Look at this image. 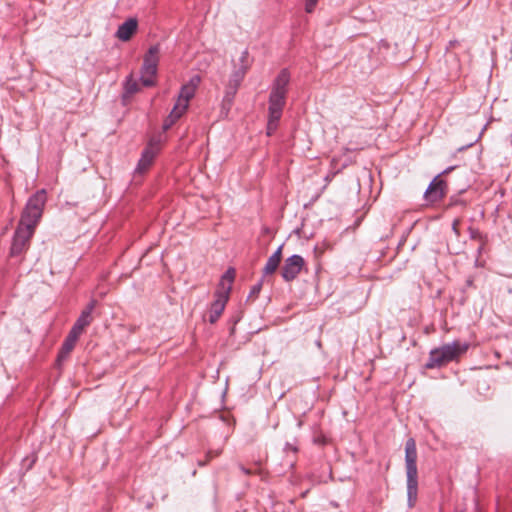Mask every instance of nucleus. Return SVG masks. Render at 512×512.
Returning <instances> with one entry per match:
<instances>
[{
	"mask_svg": "<svg viewBox=\"0 0 512 512\" xmlns=\"http://www.w3.org/2000/svg\"><path fill=\"white\" fill-rule=\"evenodd\" d=\"M45 203L46 191L44 189L38 190L29 198L19 224L34 230L42 216Z\"/></svg>",
	"mask_w": 512,
	"mask_h": 512,
	"instance_id": "4",
	"label": "nucleus"
},
{
	"mask_svg": "<svg viewBox=\"0 0 512 512\" xmlns=\"http://www.w3.org/2000/svg\"><path fill=\"white\" fill-rule=\"evenodd\" d=\"M158 151V145L150 142L147 145V147L143 150L141 157L138 161L137 167L135 169V172L139 174L146 172L152 165L156 155L158 154Z\"/></svg>",
	"mask_w": 512,
	"mask_h": 512,
	"instance_id": "10",
	"label": "nucleus"
},
{
	"mask_svg": "<svg viewBox=\"0 0 512 512\" xmlns=\"http://www.w3.org/2000/svg\"><path fill=\"white\" fill-rule=\"evenodd\" d=\"M124 90L126 95H132L139 91L138 82L133 79L132 75L127 77L124 83Z\"/></svg>",
	"mask_w": 512,
	"mask_h": 512,
	"instance_id": "20",
	"label": "nucleus"
},
{
	"mask_svg": "<svg viewBox=\"0 0 512 512\" xmlns=\"http://www.w3.org/2000/svg\"><path fill=\"white\" fill-rule=\"evenodd\" d=\"M470 235H471V238H473V239L481 237L480 233L477 230H474V229H470Z\"/></svg>",
	"mask_w": 512,
	"mask_h": 512,
	"instance_id": "27",
	"label": "nucleus"
},
{
	"mask_svg": "<svg viewBox=\"0 0 512 512\" xmlns=\"http://www.w3.org/2000/svg\"><path fill=\"white\" fill-rule=\"evenodd\" d=\"M455 43H456V41H450L449 46L452 47L455 45Z\"/></svg>",
	"mask_w": 512,
	"mask_h": 512,
	"instance_id": "30",
	"label": "nucleus"
},
{
	"mask_svg": "<svg viewBox=\"0 0 512 512\" xmlns=\"http://www.w3.org/2000/svg\"><path fill=\"white\" fill-rule=\"evenodd\" d=\"M317 3H318V0H307L306 4H305L306 12L307 13L313 12Z\"/></svg>",
	"mask_w": 512,
	"mask_h": 512,
	"instance_id": "22",
	"label": "nucleus"
},
{
	"mask_svg": "<svg viewBox=\"0 0 512 512\" xmlns=\"http://www.w3.org/2000/svg\"><path fill=\"white\" fill-rule=\"evenodd\" d=\"M239 469L245 474V475H251L253 472L251 469H248L244 467L242 464H239Z\"/></svg>",
	"mask_w": 512,
	"mask_h": 512,
	"instance_id": "25",
	"label": "nucleus"
},
{
	"mask_svg": "<svg viewBox=\"0 0 512 512\" xmlns=\"http://www.w3.org/2000/svg\"><path fill=\"white\" fill-rule=\"evenodd\" d=\"M458 225H459V220H454L453 224H452V229H453V231L455 232L456 235L459 234Z\"/></svg>",
	"mask_w": 512,
	"mask_h": 512,
	"instance_id": "26",
	"label": "nucleus"
},
{
	"mask_svg": "<svg viewBox=\"0 0 512 512\" xmlns=\"http://www.w3.org/2000/svg\"><path fill=\"white\" fill-rule=\"evenodd\" d=\"M196 90L187 86L186 84L181 87L178 95L176 105L181 107L182 110H187L189 101L194 97Z\"/></svg>",
	"mask_w": 512,
	"mask_h": 512,
	"instance_id": "17",
	"label": "nucleus"
},
{
	"mask_svg": "<svg viewBox=\"0 0 512 512\" xmlns=\"http://www.w3.org/2000/svg\"><path fill=\"white\" fill-rule=\"evenodd\" d=\"M138 21L136 18H129L124 23L119 25L116 31V37L121 41H128L132 35L137 31Z\"/></svg>",
	"mask_w": 512,
	"mask_h": 512,
	"instance_id": "14",
	"label": "nucleus"
},
{
	"mask_svg": "<svg viewBox=\"0 0 512 512\" xmlns=\"http://www.w3.org/2000/svg\"><path fill=\"white\" fill-rule=\"evenodd\" d=\"M445 187V181L440 179L439 175L436 176L425 191L424 196L426 200L429 202L441 200L445 196Z\"/></svg>",
	"mask_w": 512,
	"mask_h": 512,
	"instance_id": "11",
	"label": "nucleus"
},
{
	"mask_svg": "<svg viewBox=\"0 0 512 512\" xmlns=\"http://www.w3.org/2000/svg\"><path fill=\"white\" fill-rule=\"evenodd\" d=\"M80 335L81 334L74 331L73 329L70 330V332L68 333L67 337L65 338V340L62 344V347L59 351V354L57 357V360L59 362L65 360L68 357L70 352L74 349Z\"/></svg>",
	"mask_w": 512,
	"mask_h": 512,
	"instance_id": "15",
	"label": "nucleus"
},
{
	"mask_svg": "<svg viewBox=\"0 0 512 512\" xmlns=\"http://www.w3.org/2000/svg\"><path fill=\"white\" fill-rule=\"evenodd\" d=\"M319 269H320V265L318 264V265L316 266V272H318V271H319Z\"/></svg>",
	"mask_w": 512,
	"mask_h": 512,
	"instance_id": "32",
	"label": "nucleus"
},
{
	"mask_svg": "<svg viewBox=\"0 0 512 512\" xmlns=\"http://www.w3.org/2000/svg\"><path fill=\"white\" fill-rule=\"evenodd\" d=\"M321 443H322V446L326 444L323 436H322Z\"/></svg>",
	"mask_w": 512,
	"mask_h": 512,
	"instance_id": "31",
	"label": "nucleus"
},
{
	"mask_svg": "<svg viewBox=\"0 0 512 512\" xmlns=\"http://www.w3.org/2000/svg\"><path fill=\"white\" fill-rule=\"evenodd\" d=\"M304 265V259L300 255H292L285 260L281 269V275L287 282L295 279Z\"/></svg>",
	"mask_w": 512,
	"mask_h": 512,
	"instance_id": "7",
	"label": "nucleus"
},
{
	"mask_svg": "<svg viewBox=\"0 0 512 512\" xmlns=\"http://www.w3.org/2000/svg\"><path fill=\"white\" fill-rule=\"evenodd\" d=\"M282 258V246H279L278 249L268 258L264 268H263V274L264 275H270L273 274L281 261Z\"/></svg>",
	"mask_w": 512,
	"mask_h": 512,
	"instance_id": "16",
	"label": "nucleus"
},
{
	"mask_svg": "<svg viewBox=\"0 0 512 512\" xmlns=\"http://www.w3.org/2000/svg\"><path fill=\"white\" fill-rule=\"evenodd\" d=\"M159 53L160 46L157 44L151 46L144 56L140 80L142 85L145 87H152L155 85L154 78L157 74Z\"/></svg>",
	"mask_w": 512,
	"mask_h": 512,
	"instance_id": "5",
	"label": "nucleus"
},
{
	"mask_svg": "<svg viewBox=\"0 0 512 512\" xmlns=\"http://www.w3.org/2000/svg\"><path fill=\"white\" fill-rule=\"evenodd\" d=\"M252 62L253 60L250 58L248 50H243L239 59L233 63V71L230 77L243 81L252 65Z\"/></svg>",
	"mask_w": 512,
	"mask_h": 512,
	"instance_id": "9",
	"label": "nucleus"
},
{
	"mask_svg": "<svg viewBox=\"0 0 512 512\" xmlns=\"http://www.w3.org/2000/svg\"><path fill=\"white\" fill-rule=\"evenodd\" d=\"M284 451L287 455H289L290 453L296 454L298 451V448L293 446L292 444H287L286 447L284 448Z\"/></svg>",
	"mask_w": 512,
	"mask_h": 512,
	"instance_id": "23",
	"label": "nucleus"
},
{
	"mask_svg": "<svg viewBox=\"0 0 512 512\" xmlns=\"http://www.w3.org/2000/svg\"><path fill=\"white\" fill-rule=\"evenodd\" d=\"M235 270L230 268L228 269L221 278L220 286L221 288L218 291H225L228 287L231 288V284L234 280Z\"/></svg>",
	"mask_w": 512,
	"mask_h": 512,
	"instance_id": "19",
	"label": "nucleus"
},
{
	"mask_svg": "<svg viewBox=\"0 0 512 512\" xmlns=\"http://www.w3.org/2000/svg\"><path fill=\"white\" fill-rule=\"evenodd\" d=\"M261 286H262V283L259 282L257 283L256 285H254L252 288H251V291H250V296L254 295H258V293L260 292L261 290Z\"/></svg>",
	"mask_w": 512,
	"mask_h": 512,
	"instance_id": "24",
	"label": "nucleus"
},
{
	"mask_svg": "<svg viewBox=\"0 0 512 512\" xmlns=\"http://www.w3.org/2000/svg\"><path fill=\"white\" fill-rule=\"evenodd\" d=\"M416 442L409 438L405 444V467L407 476V497L409 507H413L418 494V470H417Z\"/></svg>",
	"mask_w": 512,
	"mask_h": 512,
	"instance_id": "2",
	"label": "nucleus"
},
{
	"mask_svg": "<svg viewBox=\"0 0 512 512\" xmlns=\"http://www.w3.org/2000/svg\"><path fill=\"white\" fill-rule=\"evenodd\" d=\"M241 83L242 81L229 77L222 100V110L226 113L230 111L234 102V98L237 94L238 88L240 87Z\"/></svg>",
	"mask_w": 512,
	"mask_h": 512,
	"instance_id": "13",
	"label": "nucleus"
},
{
	"mask_svg": "<svg viewBox=\"0 0 512 512\" xmlns=\"http://www.w3.org/2000/svg\"><path fill=\"white\" fill-rule=\"evenodd\" d=\"M34 230L24 225L19 224L12 240L10 249V255L16 257L21 255L27 250L29 246V240L32 237Z\"/></svg>",
	"mask_w": 512,
	"mask_h": 512,
	"instance_id": "6",
	"label": "nucleus"
},
{
	"mask_svg": "<svg viewBox=\"0 0 512 512\" xmlns=\"http://www.w3.org/2000/svg\"><path fill=\"white\" fill-rule=\"evenodd\" d=\"M186 112V110H182L181 107L174 105L170 114L166 117L163 122V130L167 131L172 127V125L182 117V115Z\"/></svg>",
	"mask_w": 512,
	"mask_h": 512,
	"instance_id": "18",
	"label": "nucleus"
},
{
	"mask_svg": "<svg viewBox=\"0 0 512 512\" xmlns=\"http://www.w3.org/2000/svg\"><path fill=\"white\" fill-rule=\"evenodd\" d=\"M230 287L225 291H216L215 300L211 304L209 322L215 323L223 313L229 298Z\"/></svg>",
	"mask_w": 512,
	"mask_h": 512,
	"instance_id": "8",
	"label": "nucleus"
},
{
	"mask_svg": "<svg viewBox=\"0 0 512 512\" xmlns=\"http://www.w3.org/2000/svg\"><path fill=\"white\" fill-rule=\"evenodd\" d=\"M471 284H472V281H471V280H468V281H467V285H469V286H470Z\"/></svg>",
	"mask_w": 512,
	"mask_h": 512,
	"instance_id": "33",
	"label": "nucleus"
},
{
	"mask_svg": "<svg viewBox=\"0 0 512 512\" xmlns=\"http://www.w3.org/2000/svg\"><path fill=\"white\" fill-rule=\"evenodd\" d=\"M467 343L454 341L452 343L444 344L439 348L430 351L429 359L425 364L427 369L439 368L443 365L456 360L461 354L468 350Z\"/></svg>",
	"mask_w": 512,
	"mask_h": 512,
	"instance_id": "3",
	"label": "nucleus"
},
{
	"mask_svg": "<svg viewBox=\"0 0 512 512\" xmlns=\"http://www.w3.org/2000/svg\"><path fill=\"white\" fill-rule=\"evenodd\" d=\"M290 81V74L287 69L280 71L274 80L269 96V118L267 123V134L271 135L278 126L285 105L287 86Z\"/></svg>",
	"mask_w": 512,
	"mask_h": 512,
	"instance_id": "1",
	"label": "nucleus"
},
{
	"mask_svg": "<svg viewBox=\"0 0 512 512\" xmlns=\"http://www.w3.org/2000/svg\"><path fill=\"white\" fill-rule=\"evenodd\" d=\"M200 82H201L200 76L194 75L186 85L193 88L194 90H196L198 85L200 84Z\"/></svg>",
	"mask_w": 512,
	"mask_h": 512,
	"instance_id": "21",
	"label": "nucleus"
},
{
	"mask_svg": "<svg viewBox=\"0 0 512 512\" xmlns=\"http://www.w3.org/2000/svg\"><path fill=\"white\" fill-rule=\"evenodd\" d=\"M452 169H453V167L447 168L446 170L443 171V173H447V172L451 171Z\"/></svg>",
	"mask_w": 512,
	"mask_h": 512,
	"instance_id": "29",
	"label": "nucleus"
},
{
	"mask_svg": "<svg viewBox=\"0 0 512 512\" xmlns=\"http://www.w3.org/2000/svg\"><path fill=\"white\" fill-rule=\"evenodd\" d=\"M97 301L95 299H92L87 306L83 309L80 316L74 323L71 329L78 332L79 334H82L84 329L89 326L93 320L92 312L94 308L96 307Z\"/></svg>",
	"mask_w": 512,
	"mask_h": 512,
	"instance_id": "12",
	"label": "nucleus"
},
{
	"mask_svg": "<svg viewBox=\"0 0 512 512\" xmlns=\"http://www.w3.org/2000/svg\"><path fill=\"white\" fill-rule=\"evenodd\" d=\"M287 464H288L290 467H292V466H293V460H289V461L287 462Z\"/></svg>",
	"mask_w": 512,
	"mask_h": 512,
	"instance_id": "28",
	"label": "nucleus"
}]
</instances>
